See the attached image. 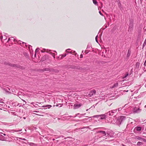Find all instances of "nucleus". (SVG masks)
Returning <instances> with one entry per match:
<instances>
[{"label": "nucleus", "mask_w": 146, "mask_h": 146, "mask_svg": "<svg viewBox=\"0 0 146 146\" xmlns=\"http://www.w3.org/2000/svg\"><path fill=\"white\" fill-rule=\"evenodd\" d=\"M96 135L94 137V141H99L100 140H98L102 137L106 135V132L104 131L99 130L96 132Z\"/></svg>", "instance_id": "1"}, {"label": "nucleus", "mask_w": 146, "mask_h": 146, "mask_svg": "<svg viewBox=\"0 0 146 146\" xmlns=\"http://www.w3.org/2000/svg\"><path fill=\"white\" fill-rule=\"evenodd\" d=\"M123 108H124L123 110V114L128 115L129 114L132 113V112L130 111L131 110L132 107L129 106L128 104H126L124 106H123Z\"/></svg>", "instance_id": "2"}, {"label": "nucleus", "mask_w": 146, "mask_h": 146, "mask_svg": "<svg viewBox=\"0 0 146 146\" xmlns=\"http://www.w3.org/2000/svg\"><path fill=\"white\" fill-rule=\"evenodd\" d=\"M21 139L24 140L22 143L23 145L25 146H31L34 145L35 144L33 143H29L28 140L24 138H21Z\"/></svg>", "instance_id": "3"}, {"label": "nucleus", "mask_w": 146, "mask_h": 146, "mask_svg": "<svg viewBox=\"0 0 146 146\" xmlns=\"http://www.w3.org/2000/svg\"><path fill=\"white\" fill-rule=\"evenodd\" d=\"M125 119L126 117L123 116H120L119 117L117 118V122L120 125L125 120Z\"/></svg>", "instance_id": "4"}, {"label": "nucleus", "mask_w": 146, "mask_h": 146, "mask_svg": "<svg viewBox=\"0 0 146 146\" xmlns=\"http://www.w3.org/2000/svg\"><path fill=\"white\" fill-rule=\"evenodd\" d=\"M6 64L10 66L13 67H16L18 68L23 69V67L19 65V64H11L9 62H5Z\"/></svg>", "instance_id": "5"}, {"label": "nucleus", "mask_w": 146, "mask_h": 146, "mask_svg": "<svg viewBox=\"0 0 146 146\" xmlns=\"http://www.w3.org/2000/svg\"><path fill=\"white\" fill-rule=\"evenodd\" d=\"M131 110L132 111H131L132 113H138L140 112L141 111V110L139 108L136 107H133V108H132Z\"/></svg>", "instance_id": "6"}, {"label": "nucleus", "mask_w": 146, "mask_h": 146, "mask_svg": "<svg viewBox=\"0 0 146 146\" xmlns=\"http://www.w3.org/2000/svg\"><path fill=\"white\" fill-rule=\"evenodd\" d=\"M110 113H107L104 114H101V119H103L106 118L109 119V117L108 115H110Z\"/></svg>", "instance_id": "7"}, {"label": "nucleus", "mask_w": 146, "mask_h": 146, "mask_svg": "<svg viewBox=\"0 0 146 146\" xmlns=\"http://www.w3.org/2000/svg\"><path fill=\"white\" fill-rule=\"evenodd\" d=\"M117 109H116L115 110H111V111H109L107 113H110V115H108L109 117V120H110V119L111 118V116L113 115L117 111Z\"/></svg>", "instance_id": "8"}, {"label": "nucleus", "mask_w": 146, "mask_h": 146, "mask_svg": "<svg viewBox=\"0 0 146 146\" xmlns=\"http://www.w3.org/2000/svg\"><path fill=\"white\" fill-rule=\"evenodd\" d=\"M96 92V91L94 90H93L90 91L88 94V96L90 97L94 95L95 94Z\"/></svg>", "instance_id": "9"}, {"label": "nucleus", "mask_w": 146, "mask_h": 146, "mask_svg": "<svg viewBox=\"0 0 146 146\" xmlns=\"http://www.w3.org/2000/svg\"><path fill=\"white\" fill-rule=\"evenodd\" d=\"M106 135H107L106 136H110V137H111L113 136V133L112 131H108L106 132Z\"/></svg>", "instance_id": "10"}, {"label": "nucleus", "mask_w": 146, "mask_h": 146, "mask_svg": "<svg viewBox=\"0 0 146 146\" xmlns=\"http://www.w3.org/2000/svg\"><path fill=\"white\" fill-rule=\"evenodd\" d=\"M17 42L18 44H20L21 45V46L23 47H25V46L26 47H27V45L25 43L21 42L20 41H19Z\"/></svg>", "instance_id": "11"}, {"label": "nucleus", "mask_w": 146, "mask_h": 146, "mask_svg": "<svg viewBox=\"0 0 146 146\" xmlns=\"http://www.w3.org/2000/svg\"><path fill=\"white\" fill-rule=\"evenodd\" d=\"M82 105V104H74L73 106V108L74 109H77L80 107Z\"/></svg>", "instance_id": "12"}, {"label": "nucleus", "mask_w": 146, "mask_h": 146, "mask_svg": "<svg viewBox=\"0 0 146 146\" xmlns=\"http://www.w3.org/2000/svg\"><path fill=\"white\" fill-rule=\"evenodd\" d=\"M134 20L133 19H129V25L133 26Z\"/></svg>", "instance_id": "13"}, {"label": "nucleus", "mask_w": 146, "mask_h": 146, "mask_svg": "<svg viewBox=\"0 0 146 146\" xmlns=\"http://www.w3.org/2000/svg\"><path fill=\"white\" fill-rule=\"evenodd\" d=\"M48 56L47 55H46L42 57L41 60L42 61L45 60L46 59H47Z\"/></svg>", "instance_id": "14"}, {"label": "nucleus", "mask_w": 146, "mask_h": 146, "mask_svg": "<svg viewBox=\"0 0 146 146\" xmlns=\"http://www.w3.org/2000/svg\"><path fill=\"white\" fill-rule=\"evenodd\" d=\"M133 26L129 25L128 29V31L130 33L131 32V31L133 30Z\"/></svg>", "instance_id": "15"}, {"label": "nucleus", "mask_w": 146, "mask_h": 146, "mask_svg": "<svg viewBox=\"0 0 146 146\" xmlns=\"http://www.w3.org/2000/svg\"><path fill=\"white\" fill-rule=\"evenodd\" d=\"M15 38L13 37H11L10 38H8V41H7V42H9V41H11V42H13L14 41H15Z\"/></svg>", "instance_id": "16"}, {"label": "nucleus", "mask_w": 146, "mask_h": 146, "mask_svg": "<svg viewBox=\"0 0 146 146\" xmlns=\"http://www.w3.org/2000/svg\"><path fill=\"white\" fill-rule=\"evenodd\" d=\"M131 49H130L129 48L128 50L127 53V56H126L128 58L130 56V55H131Z\"/></svg>", "instance_id": "17"}, {"label": "nucleus", "mask_w": 146, "mask_h": 146, "mask_svg": "<svg viewBox=\"0 0 146 146\" xmlns=\"http://www.w3.org/2000/svg\"><path fill=\"white\" fill-rule=\"evenodd\" d=\"M67 54H65L62 55H60L58 58V59H62L64 57H65Z\"/></svg>", "instance_id": "18"}, {"label": "nucleus", "mask_w": 146, "mask_h": 146, "mask_svg": "<svg viewBox=\"0 0 146 146\" xmlns=\"http://www.w3.org/2000/svg\"><path fill=\"white\" fill-rule=\"evenodd\" d=\"M141 130V127H137L135 128L134 130H136L137 131H140Z\"/></svg>", "instance_id": "19"}, {"label": "nucleus", "mask_w": 146, "mask_h": 146, "mask_svg": "<svg viewBox=\"0 0 146 146\" xmlns=\"http://www.w3.org/2000/svg\"><path fill=\"white\" fill-rule=\"evenodd\" d=\"M96 117L98 118L99 119H101V115H97L94 116L93 117Z\"/></svg>", "instance_id": "20"}, {"label": "nucleus", "mask_w": 146, "mask_h": 146, "mask_svg": "<svg viewBox=\"0 0 146 146\" xmlns=\"http://www.w3.org/2000/svg\"><path fill=\"white\" fill-rule=\"evenodd\" d=\"M140 65V63L139 62H137L136 64V68L137 69H138L139 68Z\"/></svg>", "instance_id": "21"}, {"label": "nucleus", "mask_w": 146, "mask_h": 146, "mask_svg": "<svg viewBox=\"0 0 146 146\" xmlns=\"http://www.w3.org/2000/svg\"><path fill=\"white\" fill-rule=\"evenodd\" d=\"M19 104L17 102H14L13 104V106H18Z\"/></svg>", "instance_id": "22"}, {"label": "nucleus", "mask_w": 146, "mask_h": 146, "mask_svg": "<svg viewBox=\"0 0 146 146\" xmlns=\"http://www.w3.org/2000/svg\"><path fill=\"white\" fill-rule=\"evenodd\" d=\"M52 107V106L50 105H46L43 106L42 107L43 108L46 107L48 108H50Z\"/></svg>", "instance_id": "23"}, {"label": "nucleus", "mask_w": 146, "mask_h": 146, "mask_svg": "<svg viewBox=\"0 0 146 146\" xmlns=\"http://www.w3.org/2000/svg\"><path fill=\"white\" fill-rule=\"evenodd\" d=\"M50 53L51 54H52V55L54 59L55 58V56L57 54V53L56 52H55V53H52L51 52H50Z\"/></svg>", "instance_id": "24"}, {"label": "nucleus", "mask_w": 146, "mask_h": 146, "mask_svg": "<svg viewBox=\"0 0 146 146\" xmlns=\"http://www.w3.org/2000/svg\"><path fill=\"white\" fill-rule=\"evenodd\" d=\"M13 102H12V101H9L7 102V103L9 104L10 105L12 106L13 104Z\"/></svg>", "instance_id": "25"}, {"label": "nucleus", "mask_w": 146, "mask_h": 146, "mask_svg": "<svg viewBox=\"0 0 146 146\" xmlns=\"http://www.w3.org/2000/svg\"><path fill=\"white\" fill-rule=\"evenodd\" d=\"M39 50V48H37L35 50V57L36 56V53L37 52H38Z\"/></svg>", "instance_id": "26"}, {"label": "nucleus", "mask_w": 146, "mask_h": 146, "mask_svg": "<svg viewBox=\"0 0 146 146\" xmlns=\"http://www.w3.org/2000/svg\"><path fill=\"white\" fill-rule=\"evenodd\" d=\"M118 85V84L117 83H115V84H113V86L112 87V88H114V87H117Z\"/></svg>", "instance_id": "27"}, {"label": "nucleus", "mask_w": 146, "mask_h": 146, "mask_svg": "<svg viewBox=\"0 0 146 146\" xmlns=\"http://www.w3.org/2000/svg\"><path fill=\"white\" fill-rule=\"evenodd\" d=\"M88 118H85L82 119L80 120V121H83L84 122H85L86 121H87L88 120Z\"/></svg>", "instance_id": "28"}, {"label": "nucleus", "mask_w": 146, "mask_h": 146, "mask_svg": "<svg viewBox=\"0 0 146 146\" xmlns=\"http://www.w3.org/2000/svg\"><path fill=\"white\" fill-rule=\"evenodd\" d=\"M12 131H14L16 132H18L19 131H22V129H19V130H11Z\"/></svg>", "instance_id": "29"}, {"label": "nucleus", "mask_w": 146, "mask_h": 146, "mask_svg": "<svg viewBox=\"0 0 146 146\" xmlns=\"http://www.w3.org/2000/svg\"><path fill=\"white\" fill-rule=\"evenodd\" d=\"M124 108H123V106L122 108H119L118 109L119 111H121L122 110V112H123V110Z\"/></svg>", "instance_id": "30"}, {"label": "nucleus", "mask_w": 146, "mask_h": 146, "mask_svg": "<svg viewBox=\"0 0 146 146\" xmlns=\"http://www.w3.org/2000/svg\"><path fill=\"white\" fill-rule=\"evenodd\" d=\"M93 3L95 5H97L98 2L96 0H93Z\"/></svg>", "instance_id": "31"}, {"label": "nucleus", "mask_w": 146, "mask_h": 146, "mask_svg": "<svg viewBox=\"0 0 146 146\" xmlns=\"http://www.w3.org/2000/svg\"><path fill=\"white\" fill-rule=\"evenodd\" d=\"M128 73H127L126 74H125V75L123 77V78L124 79L126 77H127L128 76Z\"/></svg>", "instance_id": "32"}, {"label": "nucleus", "mask_w": 146, "mask_h": 146, "mask_svg": "<svg viewBox=\"0 0 146 146\" xmlns=\"http://www.w3.org/2000/svg\"><path fill=\"white\" fill-rule=\"evenodd\" d=\"M70 50V49H69V48L68 49L66 50V51L67 53H72V52H69V50Z\"/></svg>", "instance_id": "33"}, {"label": "nucleus", "mask_w": 146, "mask_h": 146, "mask_svg": "<svg viewBox=\"0 0 146 146\" xmlns=\"http://www.w3.org/2000/svg\"><path fill=\"white\" fill-rule=\"evenodd\" d=\"M34 106L36 108H38V107H40L38 106V105L37 104H35V105H34Z\"/></svg>", "instance_id": "34"}, {"label": "nucleus", "mask_w": 146, "mask_h": 146, "mask_svg": "<svg viewBox=\"0 0 146 146\" xmlns=\"http://www.w3.org/2000/svg\"><path fill=\"white\" fill-rule=\"evenodd\" d=\"M32 46L30 45H29L28 46V48L29 49V50L31 51V50H32Z\"/></svg>", "instance_id": "35"}, {"label": "nucleus", "mask_w": 146, "mask_h": 146, "mask_svg": "<svg viewBox=\"0 0 146 146\" xmlns=\"http://www.w3.org/2000/svg\"><path fill=\"white\" fill-rule=\"evenodd\" d=\"M63 105V104H59L58 105H56V106H59L60 107L62 106Z\"/></svg>", "instance_id": "36"}, {"label": "nucleus", "mask_w": 146, "mask_h": 146, "mask_svg": "<svg viewBox=\"0 0 146 146\" xmlns=\"http://www.w3.org/2000/svg\"><path fill=\"white\" fill-rule=\"evenodd\" d=\"M75 67H76V66H70V67L69 68L74 69L75 68Z\"/></svg>", "instance_id": "37"}, {"label": "nucleus", "mask_w": 146, "mask_h": 146, "mask_svg": "<svg viewBox=\"0 0 146 146\" xmlns=\"http://www.w3.org/2000/svg\"><path fill=\"white\" fill-rule=\"evenodd\" d=\"M91 46V45L90 44H88L87 45L86 49H88V48H90Z\"/></svg>", "instance_id": "38"}, {"label": "nucleus", "mask_w": 146, "mask_h": 146, "mask_svg": "<svg viewBox=\"0 0 146 146\" xmlns=\"http://www.w3.org/2000/svg\"><path fill=\"white\" fill-rule=\"evenodd\" d=\"M79 114H80L79 113H77V114H76V115L75 116H70V117H76L77 116H78V115H79Z\"/></svg>", "instance_id": "39"}, {"label": "nucleus", "mask_w": 146, "mask_h": 146, "mask_svg": "<svg viewBox=\"0 0 146 146\" xmlns=\"http://www.w3.org/2000/svg\"><path fill=\"white\" fill-rule=\"evenodd\" d=\"M98 36L97 35L96 36V37H95V39H96V41L98 43V40H97V37H98Z\"/></svg>", "instance_id": "40"}, {"label": "nucleus", "mask_w": 146, "mask_h": 146, "mask_svg": "<svg viewBox=\"0 0 146 146\" xmlns=\"http://www.w3.org/2000/svg\"><path fill=\"white\" fill-rule=\"evenodd\" d=\"M0 103H3V100L2 99L0 98Z\"/></svg>", "instance_id": "41"}, {"label": "nucleus", "mask_w": 146, "mask_h": 146, "mask_svg": "<svg viewBox=\"0 0 146 146\" xmlns=\"http://www.w3.org/2000/svg\"><path fill=\"white\" fill-rule=\"evenodd\" d=\"M142 144V143L140 142H137V145H140Z\"/></svg>", "instance_id": "42"}, {"label": "nucleus", "mask_w": 146, "mask_h": 146, "mask_svg": "<svg viewBox=\"0 0 146 146\" xmlns=\"http://www.w3.org/2000/svg\"><path fill=\"white\" fill-rule=\"evenodd\" d=\"M88 49H87L85 51V53H86V54H87L88 53Z\"/></svg>", "instance_id": "43"}, {"label": "nucleus", "mask_w": 146, "mask_h": 146, "mask_svg": "<svg viewBox=\"0 0 146 146\" xmlns=\"http://www.w3.org/2000/svg\"><path fill=\"white\" fill-rule=\"evenodd\" d=\"M101 128H96L94 129L96 130H98V129H101Z\"/></svg>", "instance_id": "44"}, {"label": "nucleus", "mask_w": 146, "mask_h": 146, "mask_svg": "<svg viewBox=\"0 0 146 146\" xmlns=\"http://www.w3.org/2000/svg\"><path fill=\"white\" fill-rule=\"evenodd\" d=\"M99 13H100V15H101L102 16H103V14H102V13H101V12L100 11L99 12Z\"/></svg>", "instance_id": "45"}, {"label": "nucleus", "mask_w": 146, "mask_h": 146, "mask_svg": "<svg viewBox=\"0 0 146 146\" xmlns=\"http://www.w3.org/2000/svg\"><path fill=\"white\" fill-rule=\"evenodd\" d=\"M3 36H1V37H0V39L1 40H2V39H3Z\"/></svg>", "instance_id": "46"}, {"label": "nucleus", "mask_w": 146, "mask_h": 146, "mask_svg": "<svg viewBox=\"0 0 146 146\" xmlns=\"http://www.w3.org/2000/svg\"><path fill=\"white\" fill-rule=\"evenodd\" d=\"M142 139H143V140L144 141V142H146V140L145 139L143 138Z\"/></svg>", "instance_id": "47"}, {"label": "nucleus", "mask_w": 146, "mask_h": 146, "mask_svg": "<svg viewBox=\"0 0 146 146\" xmlns=\"http://www.w3.org/2000/svg\"><path fill=\"white\" fill-rule=\"evenodd\" d=\"M144 65L145 66L146 65V60H145V61L144 62Z\"/></svg>", "instance_id": "48"}, {"label": "nucleus", "mask_w": 146, "mask_h": 146, "mask_svg": "<svg viewBox=\"0 0 146 146\" xmlns=\"http://www.w3.org/2000/svg\"><path fill=\"white\" fill-rule=\"evenodd\" d=\"M4 39H3V40H6L7 39V38H5V36H4Z\"/></svg>", "instance_id": "49"}, {"label": "nucleus", "mask_w": 146, "mask_h": 146, "mask_svg": "<svg viewBox=\"0 0 146 146\" xmlns=\"http://www.w3.org/2000/svg\"><path fill=\"white\" fill-rule=\"evenodd\" d=\"M83 57V55L82 54H81L80 56V58H82Z\"/></svg>", "instance_id": "50"}, {"label": "nucleus", "mask_w": 146, "mask_h": 146, "mask_svg": "<svg viewBox=\"0 0 146 146\" xmlns=\"http://www.w3.org/2000/svg\"><path fill=\"white\" fill-rule=\"evenodd\" d=\"M35 104V103L34 102H32L31 104L34 105H35V104Z\"/></svg>", "instance_id": "51"}, {"label": "nucleus", "mask_w": 146, "mask_h": 146, "mask_svg": "<svg viewBox=\"0 0 146 146\" xmlns=\"http://www.w3.org/2000/svg\"><path fill=\"white\" fill-rule=\"evenodd\" d=\"M2 134H3V135L4 136H5L6 135V134L5 133H3Z\"/></svg>", "instance_id": "52"}, {"label": "nucleus", "mask_w": 146, "mask_h": 146, "mask_svg": "<svg viewBox=\"0 0 146 146\" xmlns=\"http://www.w3.org/2000/svg\"><path fill=\"white\" fill-rule=\"evenodd\" d=\"M38 111H34V112H38Z\"/></svg>", "instance_id": "53"}, {"label": "nucleus", "mask_w": 146, "mask_h": 146, "mask_svg": "<svg viewBox=\"0 0 146 146\" xmlns=\"http://www.w3.org/2000/svg\"><path fill=\"white\" fill-rule=\"evenodd\" d=\"M48 50V51H47V52H49V51H50V50Z\"/></svg>", "instance_id": "54"}, {"label": "nucleus", "mask_w": 146, "mask_h": 146, "mask_svg": "<svg viewBox=\"0 0 146 146\" xmlns=\"http://www.w3.org/2000/svg\"><path fill=\"white\" fill-rule=\"evenodd\" d=\"M124 91H125V92H127L128 91V90H127V91L124 90Z\"/></svg>", "instance_id": "55"}, {"label": "nucleus", "mask_w": 146, "mask_h": 146, "mask_svg": "<svg viewBox=\"0 0 146 146\" xmlns=\"http://www.w3.org/2000/svg\"><path fill=\"white\" fill-rule=\"evenodd\" d=\"M41 52H42V53H43V52H44V51H42V50H41Z\"/></svg>", "instance_id": "56"}, {"label": "nucleus", "mask_w": 146, "mask_h": 146, "mask_svg": "<svg viewBox=\"0 0 146 146\" xmlns=\"http://www.w3.org/2000/svg\"><path fill=\"white\" fill-rule=\"evenodd\" d=\"M22 100L24 102H25V103H26V102H25V101L24 100Z\"/></svg>", "instance_id": "57"}, {"label": "nucleus", "mask_w": 146, "mask_h": 146, "mask_svg": "<svg viewBox=\"0 0 146 146\" xmlns=\"http://www.w3.org/2000/svg\"><path fill=\"white\" fill-rule=\"evenodd\" d=\"M78 117H79V118H80L81 117V116H78Z\"/></svg>", "instance_id": "58"}, {"label": "nucleus", "mask_w": 146, "mask_h": 146, "mask_svg": "<svg viewBox=\"0 0 146 146\" xmlns=\"http://www.w3.org/2000/svg\"><path fill=\"white\" fill-rule=\"evenodd\" d=\"M145 131H146V127H145Z\"/></svg>", "instance_id": "59"}, {"label": "nucleus", "mask_w": 146, "mask_h": 146, "mask_svg": "<svg viewBox=\"0 0 146 146\" xmlns=\"http://www.w3.org/2000/svg\"><path fill=\"white\" fill-rule=\"evenodd\" d=\"M145 108H146V105H145Z\"/></svg>", "instance_id": "60"}, {"label": "nucleus", "mask_w": 146, "mask_h": 146, "mask_svg": "<svg viewBox=\"0 0 146 146\" xmlns=\"http://www.w3.org/2000/svg\"><path fill=\"white\" fill-rule=\"evenodd\" d=\"M80 121V120H78L77 121Z\"/></svg>", "instance_id": "61"}, {"label": "nucleus", "mask_w": 146, "mask_h": 146, "mask_svg": "<svg viewBox=\"0 0 146 146\" xmlns=\"http://www.w3.org/2000/svg\"><path fill=\"white\" fill-rule=\"evenodd\" d=\"M85 114H82V115H85Z\"/></svg>", "instance_id": "62"}, {"label": "nucleus", "mask_w": 146, "mask_h": 146, "mask_svg": "<svg viewBox=\"0 0 146 146\" xmlns=\"http://www.w3.org/2000/svg\"><path fill=\"white\" fill-rule=\"evenodd\" d=\"M146 70H144V71L145 72Z\"/></svg>", "instance_id": "63"}, {"label": "nucleus", "mask_w": 146, "mask_h": 146, "mask_svg": "<svg viewBox=\"0 0 146 146\" xmlns=\"http://www.w3.org/2000/svg\"><path fill=\"white\" fill-rule=\"evenodd\" d=\"M88 110L87 109V110H86V111H88Z\"/></svg>", "instance_id": "64"}]
</instances>
